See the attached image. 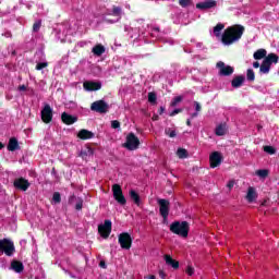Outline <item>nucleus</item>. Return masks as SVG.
<instances>
[{"mask_svg":"<svg viewBox=\"0 0 279 279\" xmlns=\"http://www.w3.org/2000/svg\"><path fill=\"white\" fill-rule=\"evenodd\" d=\"M185 272L187 276H193V274H195V268H193V266H187Z\"/></svg>","mask_w":279,"mask_h":279,"instance_id":"a18cd8bd","label":"nucleus"},{"mask_svg":"<svg viewBox=\"0 0 279 279\" xmlns=\"http://www.w3.org/2000/svg\"><path fill=\"white\" fill-rule=\"evenodd\" d=\"M197 114H198L197 111L192 113V119H195V117H197Z\"/></svg>","mask_w":279,"mask_h":279,"instance_id":"052dcab7","label":"nucleus"},{"mask_svg":"<svg viewBox=\"0 0 279 279\" xmlns=\"http://www.w3.org/2000/svg\"><path fill=\"white\" fill-rule=\"evenodd\" d=\"M3 147H5V145H3V143L0 142V149H3Z\"/></svg>","mask_w":279,"mask_h":279,"instance_id":"680f3d73","label":"nucleus"},{"mask_svg":"<svg viewBox=\"0 0 279 279\" xmlns=\"http://www.w3.org/2000/svg\"><path fill=\"white\" fill-rule=\"evenodd\" d=\"M122 12L123 10L121 9V7L113 5L111 11H107V14L108 16H117L118 19H121Z\"/></svg>","mask_w":279,"mask_h":279,"instance_id":"4be33fe9","label":"nucleus"},{"mask_svg":"<svg viewBox=\"0 0 279 279\" xmlns=\"http://www.w3.org/2000/svg\"><path fill=\"white\" fill-rule=\"evenodd\" d=\"M158 112H159V114H163V113H165V107H160V108L158 109Z\"/></svg>","mask_w":279,"mask_h":279,"instance_id":"4d7b16f0","label":"nucleus"},{"mask_svg":"<svg viewBox=\"0 0 279 279\" xmlns=\"http://www.w3.org/2000/svg\"><path fill=\"white\" fill-rule=\"evenodd\" d=\"M4 36H5L7 38H12V33L8 32V33L4 34Z\"/></svg>","mask_w":279,"mask_h":279,"instance_id":"13d9d810","label":"nucleus"},{"mask_svg":"<svg viewBox=\"0 0 279 279\" xmlns=\"http://www.w3.org/2000/svg\"><path fill=\"white\" fill-rule=\"evenodd\" d=\"M165 134H167V136H169L170 138H175L178 136L175 130H171V128L166 129Z\"/></svg>","mask_w":279,"mask_h":279,"instance_id":"f704fd0d","label":"nucleus"},{"mask_svg":"<svg viewBox=\"0 0 279 279\" xmlns=\"http://www.w3.org/2000/svg\"><path fill=\"white\" fill-rule=\"evenodd\" d=\"M157 99H158V96H156V93H154V92H149L148 93V101H149V104H153V106H155Z\"/></svg>","mask_w":279,"mask_h":279,"instance_id":"72a5a7b5","label":"nucleus"},{"mask_svg":"<svg viewBox=\"0 0 279 279\" xmlns=\"http://www.w3.org/2000/svg\"><path fill=\"white\" fill-rule=\"evenodd\" d=\"M111 128L113 130H119V128H121V122H119L118 120H112L111 121Z\"/></svg>","mask_w":279,"mask_h":279,"instance_id":"c03bdc74","label":"nucleus"},{"mask_svg":"<svg viewBox=\"0 0 279 279\" xmlns=\"http://www.w3.org/2000/svg\"><path fill=\"white\" fill-rule=\"evenodd\" d=\"M186 125H189V128H191V119L186 120Z\"/></svg>","mask_w":279,"mask_h":279,"instance_id":"bf43d9fd","label":"nucleus"},{"mask_svg":"<svg viewBox=\"0 0 279 279\" xmlns=\"http://www.w3.org/2000/svg\"><path fill=\"white\" fill-rule=\"evenodd\" d=\"M129 195L136 206H141V195L134 190H130Z\"/></svg>","mask_w":279,"mask_h":279,"instance_id":"b1692460","label":"nucleus"},{"mask_svg":"<svg viewBox=\"0 0 279 279\" xmlns=\"http://www.w3.org/2000/svg\"><path fill=\"white\" fill-rule=\"evenodd\" d=\"M92 52L94 56H104L106 53V48L102 45H96L93 49Z\"/></svg>","mask_w":279,"mask_h":279,"instance_id":"a878e982","label":"nucleus"},{"mask_svg":"<svg viewBox=\"0 0 279 279\" xmlns=\"http://www.w3.org/2000/svg\"><path fill=\"white\" fill-rule=\"evenodd\" d=\"M177 156L178 158H181V159L189 158V151L184 148H178Z\"/></svg>","mask_w":279,"mask_h":279,"instance_id":"c756f323","label":"nucleus"},{"mask_svg":"<svg viewBox=\"0 0 279 279\" xmlns=\"http://www.w3.org/2000/svg\"><path fill=\"white\" fill-rule=\"evenodd\" d=\"M41 121L45 123H51L53 121V109H51V106L45 105V107L41 110Z\"/></svg>","mask_w":279,"mask_h":279,"instance_id":"f8f14e48","label":"nucleus"},{"mask_svg":"<svg viewBox=\"0 0 279 279\" xmlns=\"http://www.w3.org/2000/svg\"><path fill=\"white\" fill-rule=\"evenodd\" d=\"M41 25H43V24L40 23V21L35 22V23L33 24V32H35V33L40 32V26H41Z\"/></svg>","mask_w":279,"mask_h":279,"instance_id":"37998d69","label":"nucleus"},{"mask_svg":"<svg viewBox=\"0 0 279 279\" xmlns=\"http://www.w3.org/2000/svg\"><path fill=\"white\" fill-rule=\"evenodd\" d=\"M216 136H226V124H219L215 130Z\"/></svg>","mask_w":279,"mask_h":279,"instance_id":"c85d7f7f","label":"nucleus"},{"mask_svg":"<svg viewBox=\"0 0 279 279\" xmlns=\"http://www.w3.org/2000/svg\"><path fill=\"white\" fill-rule=\"evenodd\" d=\"M148 279H156V276L151 275Z\"/></svg>","mask_w":279,"mask_h":279,"instance_id":"0e129e2a","label":"nucleus"},{"mask_svg":"<svg viewBox=\"0 0 279 279\" xmlns=\"http://www.w3.org/2000/svg\"><path fill=\"white\" fill-rule=\"evenodd\" d=\"M227 186H228V189H233L234 187V182L233 181H229Z\"/></svg>","mask_w":279,"mask_h":279,"instance_id":"864d4df0","label":"nucleus"},{"mask_svg":"<svg viewBox=\"0 0 279 279\" xmlns=\"http://www.w3.org/2000/svg\"><path fill=\"white\" fill-rule=\"evenodd\" d=\"M75 199V195H72L69 197V204H73V201Z\"/></svg>","mask_w":279,"mask_h":279,"instance_id":"6e6d98bb","label":"nucleus"},{"mask_svg":"<svg viewBox=\"0 0 279 279\" xmlns=\"http://www.w3.org/2000/svg\"><path fill=\"white\" fill-rule=\"evenodd\" d=\"M8 151H16L17 149H21V146L19 145V140L16 137H11L8 143Z\"/></svg>","mask_w":279,"mask_h":279,"instance_id":"6ab92c4d","label":"nucleus"},{"mask_svg":"<svg viewBox=\"0 0 279 279\" xmlns=\"http://www.w3.org/2000/svg\"><path fill=\"white\" fill-rule=\"evenodd\" d=\"M157 204L159 206V215L162 219L167 220L169 218V210H171V203L167 198H158Z\"/></svg>","mask_w":279,"mask_h":279,"instance_id":"20e7f679","label":"nucleus"},{"mask_svg":"<svg viewBox=\"0 0 279 279\" xmlns=\"http://www.w3.org/2000/svg\"><path fill=\"white\" fill-rule=\"evenodd\" d=\"M254 60H263V58H267V50L258 49L253 54Z\"/></svg>","mask_w":279,"mask_h":279,"instance_id":"bb28decb","label":"nucleus"},{"mask_svg":"<svg viewBox=\"0 0 279 279\" xmlns=\"http://www.w3.org/2000/svg\"><path fill=\"white\" fill-rule=\"evenodd\" d=\"M181 101H182V96H177V97H174V98L172 99L170 106H171L172 108H175V106H178L179 104H181Z\"/></svg>","mask_w":279,"mask_h":279,"instance_id":"58836bf2","label":"nucleus"},{"mask_svg":"<svg viewBox=\"0 0 279 279\" xmlns=\"http://www.w3.org/2000/svg\"><path fill=\"white\" fill-rule=\"evenodd\" d=\"M264 151L270 156H274V154H276V148L274 146L266 145L264 146Z\"/></svg>","mask_w":279,"mask_h":279,"instance_id":"c9c22d12","label":"nucleus"},{"mask_svg":"<svg viewBox=\"0 0 279 279\" xmlns=\"http://www.w3.org/2000/svg\"><path fill=\"white\" fill-rule=\"evenodd\" d=\"M159 278H167L165 270H159Z\"/></svg>","mask_w":279,"mask_h":279,"instance_id":"3c124183","label":"nucleus"},{"mask_svg":"<svg viewBox=\"0 0 279 279\" xmlns=\"http://www.w3.org/2000/svg\"><path fill=\"white\" fill-rule=\"evenodd\" d=\"M77 138H81V141H90V138H95V133H93V131L82 129L77 133Z\"/></svg>","mask_w":279,"mask_h":279,"instance_id":"dca6fc26","label":"nucleus"},{"mask_svg":"<svg viewBox=\"0 0 279 279\" xmlns=\"http://www.w3.org/2000/svg\"><path fill=\"white\" fill-rule=\"evenodd\" d=\"M93 148L88 147L86 150L81 151V158H86V156H93Z\"/></svg>","mask_w":279,"mask_h":279,"instance_id":"e433bc0d","label":"nucleus"},{"mask_svg":"<svg viewBox=\"0 0 279 279\" xmlns=\"http://www.w3.org/2000/svg\"><path fill=\"white\" fill-rule=\"evenodd\" d=\"M246 78L248 82H254V80H256V74L254 73V70L248 69L246 71Z\"/></svg>","mask_w":279,"mask_h":279,"instance_id":"2f4dec72","label":"nucleus"},{"mask_svg":"<svg viewBox=\"0 0 279 279\" xmlns=\"http://www.w3.org/2000/svg\"><path fill=\"white\" fill-rule=\"evenodd\" d=\"M257 130H263V126L262 125H257Z\"/></svg>","mask_w":279,"mask_h":279,"instance_id":"e2e57ef3","label":"nucleus"},{"mask_svg":"<svg viewBox=\"0 0 279 279\" xmlns=\"http://www.w3.org/2000/svg\"><path fill=\"white\" fill-rule=\"evenodd\" d=\"M197 10H210L213 8H217L216 0H206L204 2H199L196 4Z\"/></svg>","mask_w":279,"mask_h":279,"instance_id":"2eb2a0df","label":"nucleus"},{"mask_svg":"<svg viewBox=\"0 0 279 279\" xmlns=\"http://www.w3.org/2000/svg\"><path fill=\"white\" fill-rule=\"evenodd\" d=\"M132 235L128 232H122L118 236V243H120L122 250H130L132 247Z\"/></svg>","mask_w":279,"mask_h":279,"instance_id":"0eeeda50","label":"nucleus"},{"mask_svg":"<svg viewBox=\"0 0 279 279\" xmlns=\"http://www.w3.org/2000/svg\"><path fill=\"white\" fill-rule=\"evenodd\" d=\"M99 267H100L101 269H108V265H106V260H100Z\"/></svg>","mask_w":279,"mask_h":279,"instance_id":"09e8293b","label":"nucleus"},{"mask_svg":"<svg viewBox=\"0 0 279 279\" xmlns=\"http://www.w3.org/2000/svg\"><path fill=\"white\" fill-rule=\"evenodd\" d=\"M13 186L17 189V191H27V189L31 186V183L25 178H19L14 180Z\"/></svg>","mask_w":279,"mask_h":279,"instance_id":"4468645a","label":"nucleus"},{"mask_svg":"<svg viewBox=\"0 0 279 279\" xmlns=\"http://www.w3.org/2000/svg\"><path fill=\"white\" fill-rule=\"evenodd\" d=\"M243 34H245V26L241 24L229 26L222 33L221 43L227 46L234 45V43H239V39L243 37Z\"/></svg>","mask_w":279,"mask_h":279,"instance_id":"f257e3e1","label":"nucleus"},{"mask_svg":"<svg viewBox=\"0 0 279 279\" xmlns=\"http://www.w3.org/2000/svg\"><path fill=\"white\" fill-rule=\"evenodd\" d=\"M259 71L260 73L267 74L271 71V65L264 60L259 66Z\"/></svg>","mask_w":279,"mask_h":279,"instance_id":"cd10ccee","label":"nucleus"},{"mask_svg":"<svg viewBox=\"0 0 279 279\" xmlns=\"http://www.w3.org/2000/svg\"><path fill=\"white\" fill-rule=\"evenodd\" d=\"M223 160V157L221 156V153L219 151H214L209 156V162L211 169H217L219 165H221V161Z\"/></svg>","mask_w":279,"mask_h":279,"instance_id":"ddd939ff","label":"nucleus"},{"mask_svg":"<svg viewBox=\"0 0 279 279\" xmlns=\"http://www.w3.org/2000/svg\"><path fill=\"white\" fill-rule=\"evenodd\" d=\"M182 109H174L171 113L170 117H175V114H180V112H182Z\"/></svg>","mask_w":279,"mask_h":279,"instance_id":"de8ad7c7","label":"nucleus"},{"mask_svg":"<svg viewBox=\"0 0 279 279\" xmlns=\"http://www.w3.org/2000/svg\"><path fill=\"white\" fill-rule=\"evenodd\" d=\"M216 66L219 69V75H223L225 77H228L234 73V68L231 65H226L223 61L217 62Z\"/></svg>","mask_w":279,"mask_h":279,"instance_id":"9d476101","label":"nucleus"},{"mask_svg":"<svg viewBox=\"0 0 279 279\" xmlns=\"http://www.w3.org/2000/svg\"><path fill=\"white\" fill-rule=\"evenodd\" d=\"M163 258H165L166 265H168L169 267H172V269H180V262L173 259L171 255H165Z\"/></svg>","mask_w":279,"mask_h":279,"instance_id":"a211bd4d","label":"nucleus"},{"mask_svg":"<svg viewBox=\"0 0 279 279\" xmlns=\"http://www.w3.org/2000/svg\"><path fill=\"white\" fill-rule=\"evenodd\" d=\"M52 202L54 204H60V202H62V196H60L59 192H54L52 195Z\"/></svg>","mask_w":279,"mask_h":279,"instance_id":"4c0bfd02","label":"nucleus"},{"mask_svg":"<svg viewBox=\"0 0 279 279\" xmlns=\"http://www.w3.org/2000/svg\"><path fill=\"white\" fill-rule=\"evenodd\" d=\"M279 57L278 54L271 52L265 57L264 61H266L270 66L271 64H278Z\"/></svg>","mask_w":279,"mask_h":279,"instance_id":"5701e85b","label":"nucleus"},{"mask_svg":"<svg viewBox=\"0 0 279 279\" xmlns=\"http://www.w3.org/2000/svg\"><path fill=\"white\" fill-rule=\"evenodd\" d=\"M138 145H141V140L134 133H129L126 136V142L122 145L129 151H134V149H138Z\"/></svg>","mask_w":279,"mask_h":279,"instance_id":"39448f33","label":"nucleus"},{"mask_svg":"<svg viewBox=\"0 0 279 279\" xmlns=\"http://www.w3.org/2000/svg\"><path fill=\"white\" fill-rule=\"evenodd\" d=\"M0 252H3L5 256H14V252H16L14 242L7 238L0 240Z\"/></svg>","mask_w":279,"mask_h":279,"instance_id":"7ed1b4c3","label":"nucleus"},{"mask_svg":"<svg viewBox=\"0 0 279 279\" xmlns=\"http://www.w3.org/2000/svg\"><path fill=\"white\" fill-rule=\"evenodd\" d=\"M49 66V63L47 62H39L36 64V71H43V69H47Z\"/></svg>","mask_w":279,"mask_h":279,"instance_id":"a19ab883","label":"nucleus"},{"mask_svg":"<svg viewBox=\"0 0 279 279\" xmlns=\"http://www.w3.org/2000/svg\"><path fill=\"white\" fill-rule=\"evenodd\" d=\"M193 3V0H179V5L181 8H189Z\"/></svg>","mask_w":279,"mask_h":279,"instance_id":"ea45409f","label":"nucleus"},{"mask_svg":"<svg viewBox=\"0 0 279 279\" xmlns=\"http://www.w3.org/2000/svg\"><path fill=\"white\" fill-rule=\"evenodd\" d=\"M223 27H226V25H223V24H221V23L217 24V25L214 27V34H215V36H217V37L221 36V33H220V32L223 29Z\"/></svg>","mask_w":279,"mask_h":279,"instance_id":"7c9ffc66","label":"nucleus"},{"mask_svg":"<svg viewBox=\"0 0 279 279\" xmlns=\"http://www.w3.org/2000/svg\"><path fill=\"white\" fill-rule=\"evenodd\" d=\"M243 82H245V76L238 75L231 81V86L232 88H241V86H243Z\"/></svg>","mask_w":279,"mask_h":279,"instance_id":"aec40b11","label":"nucleus"},{"mask_svg":"<svg viewBox=\"0 0 279 279\" xmlns=\"http://www.w3.org/2000/svg\"><path fill=\"white\" fill-rule=\"evenodd\" d=\"M257 195H256V190L252 186L248 187L247 190V194H246V199L250 204H252V202H254V199H256Z\"/></svg>","mask_w":279,"mask_h":279,"instance_id":"393cba45","label":"nucleus"},{"mask_svg":"<svg viewBox=\"0 0 279 279\" xmlns=\"http://www.w3.org/2000/svg\"><path fill=\"white\" fill-rule=\"evenodd\" d=\"M84 90H87V93H93L96 90H101V82L100 81H85L83 83Z\"/></svg>","mask_w":279,"mask_h":279,"instance_id":"9b49d317","label":"nucleus"},{"mask_svg":"<svg viewBox=\"0 0 279 279\" xmlns=\"http://www.w3.org/2000/svg\"><path fill=\"white\" fill-rule=\"evenodd\" d=\"M17 89H19V90H22V92H25V90H27V86H25V85H20V86L17 87Z\"/></svg>","mask_w":279,"mask_h":279,"instance_id":"8fccbe9b","label":"nucleus"},{"mask_svg":"<svg viewBox=\"0 0 279 279\" xmlns=\"http://www.w3.org/2000/svg\"><path fill=\"white\" fill-rule=\"evenodd\" d=\"M82 208H84V201L82 198H78L75 205V210H82Z\"/></svg>","mask_w":279,"mask_h":279,"instance_id":"79ce46f5","label":"nucleus"},{"mask_svg":"<svg viewBox=\"0 0 279 279\" xmlns=\"http://www.w3.org/2000/svg\"><path fill=\"white\" fill-rule=\"evenodd\" d=\"M61 121L65 125H73V123H77V117L63 112L61 114Z\"/></svg>","mask_w":279,"mask_h":279,"instance_id":"f3484780","label":"nucleus"},{"mask_svg":"<svg viewBox=\"0 0 279 279\" xmlns=\"http://www.w3.org/2000/svg\"><path fill=\"white\" fill-rule=\"evenodd\" d=\"M113 199L120 204V206H125L128 204V199H125V195H123V190L121 185L113 184L112 185Z\"/></svg>","mask_w":279,"mask_h":279,"instance_id":"423d86ee","label":"nucleus"},{"mask_svg":"<svg viewBox=\"0 0 279 279\" xmlns=\"http://www.w3.org/2000/svg\"><path fill=\"white\" fill-rule=\"evenodd\" d=\"M190 230L191 227L187 221H174L170 225V232H172V234H178V236H182L183 239L189 236Z\"/></svg>","mask_w":279,"mask_h":279,"instance_id":"f03ea898","label":"nucleus"},{"mask_svg":"<svg viewBox=\"0 0 279 279\" xmlns=\"http://www.w3.org/2000/svg\"><path fill=\"white\" fill-rule=\"evenodd\" d=\"M196 112H202V105L198 101H194Z\"/></svg>","mask_w":279,"mask_h":279,"instance_id":"49530a36","label":"nucleus"},{"mask_svg":"<svg viewBox=\"0 0 279 279\" xmlns=\"http://www.w3.org/2000/svg\"><path fill=\"white\" fill-rule=\"evenodd\" d=\"M159 119H160V117L158 114H154L151 118L153 121H158Z\"/></svg>","mask_w":279,"mask_h":279,"instance_id":"5fc2aeb1","label":"nucleus"},{"mask_svg":"<svg viewBox=\"0 0 279 279\" xmlns=\"http://www.w3.org/2000/svg\"><path fill=\"white\" fill-rule=\"evenodd\" d=\"M254 69H260V63L258 61H255L253 63Z\"/></svg>","mask_w":279,"mask_h":279,"instance_id":"603ef678","label":"nucleus"},{"mask_svg":"<svg viewBox=\"0 0 279 279\" xmlns=\"http://www.w3.org/2000/svg\"><path fill=\"white\" fill-rule=\"evenodd\" d=\"M108 108H110V106H108L104 100L94 101L90 106V110L99 112L100 114H106V112H108Z\"/></svg>","mask_w":279,"mask_h":279,"instance_id":"1a4fd4ad","label":"nucleus"},{"mask_svg":"<svg viewBox=\"0 0 279 279\" xmlns=\"http://www.w3.org/2000/svg\"><path fill=\"white\" fill-rule=\"evenodd\" d=\"M256 175H258V178H267L269 175V170L267 169H259L256 171Z\"/></svg>","mask_w":279,"mask_h":279,"instance_id":"473e14b6","label":"nucleus"},{"mask_svg":"<svg viewBox=\"0 0 279 279\" xmlns=\"http://www.w3.org/2000/svg\"><path fill=\"white\" fill-rule=\"evenodd\" d=\"M11 269H13V271L16 274H22V271L25 269V266L23 265V262L13 260L11 262Z\"/></svg>","mask_w":279,"mask_h":279,"instance_id":"412c9836","label":"nucleus"},{"mask_svg":"<svg viewBox=\"0 0 279 279\" xmlns=\"http://www.w3.org/2000/svg\"><path fill=\"white\" fill-rule=\"evenodd\" d=\"M111 232H112L111 220H105L104 225L98 226V233L100 234V236H102V239H108Z\"/></svg>","mask_w":279,"mask_h":279,"instance_id":"6e6552de","label":"nucleus"}]
</instances>
